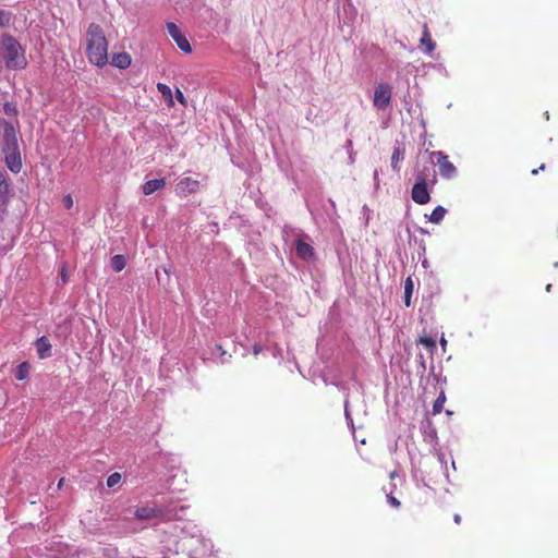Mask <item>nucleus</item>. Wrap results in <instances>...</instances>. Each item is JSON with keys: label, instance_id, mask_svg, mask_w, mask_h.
Segmentation results:
<instances>
[{"label": "nucleus", "instance_id": "35", "mask_svg": "<svg viewBox=\"0 0 558 558\" xmlns=\"http://www.w3.org/2000/svg\"><path fill=\"white\" fill-rule=\"evenodd\" d=\"M63 481H64V478H61V480L59 481L58 487H61V486H62Z\"/></svg>", "mask_w": 558, "mask_h": 558}, {"label": "nucleus", "instance_id": "14", "mask_svg": "<svg viewBox=\"0 0 558 558\" xmlns=\"http://www.w3.org/2000/svg\"><path fill=\"white\" fill-rule=\"evenodd\" d=\"M421 46L424 47V51L427 54H432V52L435 49V43L432 39V36H430L429 31H428L427 24H424V26H423V34H422V38H421Z\"/></svg>", "mask_w": 558, "mask_h": 558}, {"label": "nucleus", "instance_id": "18", "mask_svg": "<svg viewBox=\"0 0 558 558\" xmlns=\"http://www.w3.org/2000/svg\"><path fill=\"white\" fill-rule=\"evenodd\" d=\"M29 369H31V366L27 362H22L21 364L17 365L16 367V371H15V378L17 380H24L28 377L29 375Z\"/></svg>", "mask_w": 558, "mask_h": 558}, {"label": "nucleus", "instance_id": "36", "mask_svg": "<svg viewBox=\"0 0 558 558\" xmlns=\"http://www.w3.org/2000/svg\"><path fill=\"white\" fill-rule=\"evenodd\" d=\"M62 278H63V281H65V270L62 269Z\"/></svg>", "mask_w": 558, "mask_h": 558}, {"label": "nucleus", "instance_id": "6", "mask_svg": "<svg viewBox=\"0 0 558 558\" xmlns=\"http://www.w3.org/2000/svg\"><path fill=\"white\" fill-rule=\"evenodd\" d=\"M433 159H436V163L439 168V173L445 179H451L457 173V168L449 160L448 155H446L444 151H432L430 154Z\"/></svg>", "mask_w": 558, "mask_h": 558}, {"label": "nucleus", "instance_id": "25", "mask_svg": "<svg viewBox=\"0 0 558 558\" xmlns=\"http://www.w3.org/2000/svg\"><path fill=\"white\" fill-rule=\"evenodd\" d=\"M387 502H388L392 508H396V509H399V508H400V506H401L400 500L393 496V492H390L389 494H387Z\"/></svg>", "mask_w": 558, "mask_h": 558}, {"label": "nucleus", "instance_id": "21", "mask_svg": "<svg viewBox=\"0 0 558 558\" xmlns=\"http://www.w3.org/2000/svg\"><path fill=\"white\" fill-rule=\"evenodd\" d=\"M12 14L9 11L0 10V27H5L11 23Z\"/></svg>", "mask_w": 558, "mask_h": 558}, {"label": "nucleus", "instance_id": "15", "mask_svg": "<svg viewBox=\"0 0 558 558\" xmlns=\"http://www.w3.org/2000/svg\"><path fill=\"white\" fill-rule=\"evenodd\" d=\"M414 291V282L411 277H408L404 281V296L403 302L407 307L411 305V298Z\"/></svg>", "mask_w": 558, "mask_h": 558}, {"label": "nucleus", "instance_id": "33", "mask_svg": "<svg viewBox=\"0 0 558 558\" xmlns=\"http://www.w3.org/2000/svg\"><path fill=\"white\" fill-rule=\"evenodd\" d=\"M397 476H398L397 471H392V472L389 474V478H390V480H395Z\"/></svg>", "mask_w": 558, "mask_h": 558}, {"label": "nucleus", "instance_id": "37", "mask_svg": "<svg viewBox=\"0 0 558 558\" xmlns=\"http://www.w3.org/2000/svg\"><path fill=\"white\" fill-rule=\"evenodd\" d=\"M550 288H551V284L549 283V284H547L546 290L550 291Z\"/></svg>", "mask_w": 558, "mask_h": 558}, {"label": "nucleus", "instance_id": "22", "mask_svg": "<svg viewBox=\"0 0 558 558\" xmlns=\"http://www.w3.org/2000/svg\"><path fill=\"white\" fill-rule=\"evenodd\" d=\"M121 478H122V476L118 472L110 474L107 478V486L114 487L116 485H118L121 482Z\"/></svg>", "mask_w": 558, "mask_h": 558}, {"label": "nucleus", "instance_id": "24", "mask_svg": "<svg viewBox=\"0 0 558 558\" xmlns=\"http://www.w3.org/2000/svg\"><path fill=\"white\" fill-rule=\"evenodd\" d=\"M418 342L423 344L425 348L429 349L430 351H433L436 348V342L430 337H421Z\"/></svg>", "mask_w": 558, "mask_h": 558}, {"label": "nucleus", "instance_id": "31", "mask_svg": "<svg viewBox=\"0 0 558 558\" xmlns=\"http://www.w3.org/2000/svg\"><path fill=\"white\" fill-rule=\"evenodd\" d=\"M544 169H545V163H542V165L538 167V169H533L531 173H532L533 175H535V174H537V173H538V171H539V170H544Z\"/></svg>", "mask_w": 558, "mask_h": 558}, {"label": "nucleus", "instance_id": "13", "mask_svg": "<svg viewBox=\"0 0 558 558\" xmlns=\"http://www.w3.org/2000/svg\"><path fill=\"white\" fill-rule=\"evenodd\" d=\"M165 186H166L165 179H154V180H148L147 182H145L142 186V190L145 195H150L156 191L162 190Z\"/></svg>", "mask_w": 558, "mask_h": 558}, {"label": "nucleus", "instance_id": "26", "mask_svg": "<svg viewBox=\"0 0 558 558\" xmlns=\"http://www.w3.org/2000/svg\"><path fill=\"white\" fill-rule=\"evenodd\" d=\"M157 89L163 95V96H169L171 97V88L163 84V83H158L157 84Z\"/></svg>", "mask_w": 558, "mask_h": 558}, {"label": "nucleus", "instance_id": "20", "mask_svg": "<svg viewBox=\"0 0 558 558\" xmlns=\"http://www.w3.org/2000/svg\"><path fill=\"white\" fill-rule=\"evenodd\" d=\"M403 159V151L400 148H395L391 156V167L393 170L399 171V161Z\"/></svg>", "mask_w": 558, "mask_h": 558}, {"label": "nucleus", "instance_id": "32", "mask_svg": "<svg viewBox=\"0 0 558 558\" xmlns=\"http://www.w3.org/2000/svg\"><path fill=\"white\" fill-rule=\"evenodd\" d=\"M453 521H454L457 524H460V523H461V515H460V514H454V515H453Z\"/></svg>", "mask_w": 558, "mask_h": 558}, {"label": "nucleus", "instance_id": "8", "mask_svg": "<svg viewBox=\"0 0 558 558\" xmlns=\"http://www.w3.org/2000/svg\"><path fill=\"white\" fill-rule=\"evenodd\" d=\"M201 182L192 179L190 177H185L179 180L175 185V193L179 196H186L189 194H194L199 190Z\"/></svg>", "mask_w": 558, "mask_h": 558}, {"label": "nucleus", "instance_id": "29", "mask_svg": "<svg viewBox=\"0 0 558 558\" xmlns=\"http://www.w3.org/2000/svg\"><path fill=\"white\" fill-rule=\"evenodd\" d=\"M4 112L7 114H12V113L15 112V108L11 104H5L4 105Z\"/></svg>", "mask_w": 558, "mask_h": 558}, {"label": "nucleus", "instance_id": "12", "mask_svg": "<svg viewBox=\"0 0 558 558\" xmlns=\"http://www.w3.org/2000/svg\"><path fill=\"white\" fill-rule=\"evenodd\" d=\"M132 59L128 52L113 53L111 64L118 69H126L131 65Z\"/></svg>", "mask_w": 558, "mask_h": 558}, {"label": "nucleus", "instance_id": "34", "mask_svg": "<svg viewBox=\"0 0 558 558\" xmlns=\"http://www.w3.org/2000/svg\"><path fill=\"white\" fill-rule=\"evenodd\" d=\"M217 349H218L219 351H221V354H225V353H226V352L222 350V345H221V344H218V345H217Z\"/></svg>", "mask_w": 558, "mask_h": 558}, {"label": "nucleus", "instance_id": "4", "mask_svg": "<svg viewBox=\"0 0 558 558\" xmlns=\"http://www.w3.org/2000/svg\"><path fill=\"white\" fill-rule=\"evenodd\" d=\"M411 197L418 205H425L430 201V194L427 187V174L421 171L416 175V182L412 187Z\"/></svg>", "mask_w": 558, "mask_h": 558}, {"label": "nucleus", "instance_id": "28", "mask_svg": "<svg viewBox=\"0 0 558 558\" xmlns=\"http://www.w3.org/2000/svg\"><path fill=\"white\" fill-rule=\"evenodd\" d=\"M63 205H64L68 209H70V208L73 206V198H72V196H71L70 194H68V195H65V196L63 197Z\"/></svg>", "mask_w": 558, "mask_h": 558}, {"label": "nucleus", "instance_id": "38", "mask_svg": "<svg viewBox=\"0 0 558 558\" xmlns=\"http://www.w3.org/2000/svg\"><path fill=\"white\" fill-rule=\"evenodd\" d=\"M441 344H446V340L444 338L441 339Z\"/></svg>", "mask_w": 558, "mask_h": 558}, {"label": "nucleus", "instance_id": "11", "mask_svg": "<svg viewBox=\"0 0 558 558\" xmlns=\"http://www.w3.org/2000/svg\"><path fill=\"white\" fill-rule=\"evenodd\" d=\"M35 345L39 359H47L51 355V343L46 336L38 338Z\"/></svg>", "mask_w": 558, "mask_h": 558}, {"label": "nucleus", "instance_id": "9", "mask_svg": "<svg viewBox=\"0 0 558 558\" xmlns=\"http://www.w3.org/2000/svg\"><path fill=\"white\" fill-rule=\"evenodd\" d=\"M295 251H296L298 256L304 260H311L315 256L313 246L311 244L304 242L303 240H296Z\"/></svg>", "mask_w": 558, "mask_h": 558}, {"label": "nucleus", "instance_id": "16", "mask_svg": "<svg viewBox=\"0 0 558 558\" xmlns=\"http://www.w3.org/2000/svg\"><path fill=\"white\" fill-rule=\"evenodd\" d=\"M446 213L447 210L442 206L435 207L432 214L429 215V221L436 225L440 223Z\"/></svg>", "mask_w": 558, "mask_h": 558}, {"label": "nucleus", "instance_id": "17", "mask_svg": "<svg viewBox=\"0 0 558 558\" xmlns=\"http://www.w3.org/2000/svg\"><path fill=\"white\" fill-rule=\"evenodd\" d=\"M110 265L114 271L119 272L123 270L126 266L125 257L120 254L114 255L113 257H111Z\"/></svg>", "mask_w": 558, "mask_h": 558}, {"label": "nucleus", "instance_id": "10", "mask_svg": "<svg viewBox=\"0 0 558 558\" xmlns=\"http://www.w3.org/2000/svg\"><path fill=\"white\" fill-rule=\"evenodd\" d=\"M160 514L161 511L159 509L148 506L140 507L134 512V517L137 520H151L158 518Z\"/></svg>", "mask_w": 558, "mask_h": 558}, {"label": "nucleus", "instance_id": "1", "mask_svg": "<svg viewBox=\"0 0 558 558\" xmlns=\"http://www.w3.org/2000/svg\"><path fill=\"white\" fill-rule=\"evenodd\" d=\"M86 54L90 63L101 68L108 62V41L100 25L90 23L86 32Z\"/></svg>", "mask_w": 558, "mask_h": 558}, {"label": "nucleus", "instance_id": "7", "mask_svg": "<svg viewBox=\"0 0 558 558\" xmlns=\"http://www.w3.org/2000/svg\"><path fill=\"white\" fill-rule=\"evenodd\" d=\"M167 31L182 51H184L185 53H190L192 51V47L189 40L181 33L180 28L174 23H167Z\"/></svg>", "mask_w": 558, "mask_h": 558}, {"label": "nucleus", "instance_id": "19", "mask_svg": "<svg viewBox=\"0 0 558 558\" xmlns=\"http://www.w3.org/2000/svg\"><path fill=\"white\" fill-rule=\"evenodd\" d=\"M445 402H446V395L444 391H441L433 404V414L434 415L441 413Z\"/></svg>", "mask_w": 558, "mask_h": 558}, {"label": "nucleus", "instance_id": "3", "mask_svg": "<svg viewBox=\"0 0 558 558\" xmlns=\"http://www.w3.org/2000/svg\"><path fill=\"white\" fill-rule=\"evenodd\" d=\"M3 153L9 169L15 173L22 168L21 155L19 149L17 137L13 126L4 123L3 130Z\"/></svg>", "mask_w": 558, "mask_h": 558}, {"label": "nucleus", "instance_id": "2", "mask_svg": "<svg viewBox=\"0 0 558 558\" xmlns=\"http://www.w3.org/2000/svg\"><path fill=\"white\" fill-rule=\"evenodd\" d=\"M0 47L3 51V58L8 69H24L27 64L25 52L21 44L9 34L2 35Z\"/></svg>", "mask_w": 558, "mask_h": 558}, {"label": "nucleus", "instance_id": "23", "mask_svg": "<svg viewBox=\"0 0 558 558\" xmlns=\"http://www.w3.org/2000/svg\"><path fill=\"white\" fill-rule=\"evenodd\" d=\"M8 192V184L3 174L0 172V204L4 202Z\"/></svg>", "mask_w": 558, "mask_h": 558}, {"label": "nucleus", "instance_id": "30", "mask_svg": "<svg viewBox=\"0 0 558 558\" xmlns=\"http://www.w3.org/2000/svg\"><path fill=\"white\" fill-rule=\"evenodd\" d=\"M263 351V347L260 344L253 345V354L256 356Z\"/></svg>", "mask_w": 558, "mask_h": 558}, {"label": "nucleus", "instance_id": "27", "mask_svg": "<svg viewBox=\"0 0 558 558\" xmlns=\"http://www.w3.org/2000/svg\"><path fill=\"white\" fill-rule=\"evenodd\" d=\"M175 98L181 105L186 106V99L180 89H177Z\"/></svg>", "mask_w": 558, "mask_h": 558}, {"label": "nucleus", "instance_id": "5", "mask_svg": "<svg viewBox=\"0 0 558 558\" xmlns=\"http://www.w3.org/2000/svg\"><path fill=\"white\" fill-rule=\"evenodd\" d=\"M392 88L388 83H380L374 92L373 105L378 110H386L390 106Z\"/></svg>", "mask_w": 558, "mask_h": 558}]
</instances>
